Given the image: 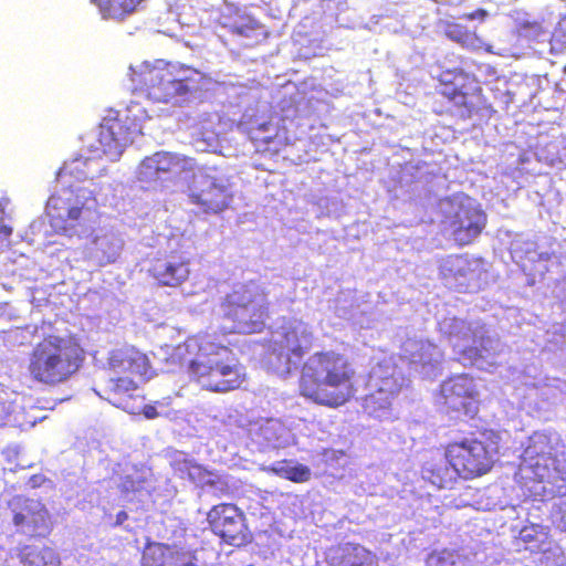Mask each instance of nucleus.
I'll return each mask as SVG.
<instances>
[{
    "instance_id": "1",
    "label": "nucleus",
    "mask_w": 566,
    "mask_h": 566,
    "mask_svg": "<svg viewBox=\"0 0 566 566\" xmlns=\"http://www.w3.org/2000/svg\"><path fill=\"white\" fill-rule=\"evenodd\" d=\"M500 436L493 429L482 428L459 440L440 447L441 457L432 455L420 469L421 478L438 489L451 490L463 481H473L489 474L499 453Z\"/></svg>"
},
{
    "instance_id": "7",
    "label": "nucleus",
    "mask_w": 566,
    "mask_h": 566,
    "mask_svg": "<svg viewBox=\"0 0 566 566\" xmlns=\"http://www.w3.org/2000/svg\"><path fill=\"white\" fill-rule=\"evenodd\" d=\"M439 94L462 119L471 118L484 104L483 90L474 75L462 70H446L439 75Z\"/></svg>"
},
{
    "instance_id": "9",
    "label": "nucleus",
    "mask_w": 566,
    "mask_h": 566,
    "mask_svg": "<svg viewBox=\"0 0 566 566\" xmlns=\"http://www.w3.org/2000/svg\"><path fill=\"white\" fill-rule=\"evenodd\" d=\"M189 203L203 214H221L231 207L233 192L229 185L208 170L198 169L187 185Z\"/></svg>"
},
{
    "instance_id": "20",
    "label": "nucleus",
    "mask_w": 566,
    "mask_h": 566,
    "mask_svg": "<svg viewBox=\"0 0 566 566\" xmlns=\"http://www.w3.org/2000/svg\"><path fill=\"white\" fill-rule=\"evenodd\" d=\"M139 384L130 377L116 375L111 373L104 378L98 387L97 394L112 405L129 413H136L137 407L133 403L134 392L138 389Z\"/></svg>"
},
{
    "instance_id": "31",
    "label": "nucleus",
    "mask_w": 566,
    "mask_h": 566,
    "mask_svg": "<svg viewBox=\"0 0 566 566\" xmlns=\"http://www.w3.org/2000/svg\"><path fill=\"white\" fill-rule=\"evenodd\" d=\"M273 471L283 479L294 483H304L311 479V470L304 464L280 465L273 468Z\"/></svg>"
},
{
    "instance_id": "41",
    "label": "nucleus",
    "mask_w": 566,
    "mask_h": 566,
    "mask_svg": "<svg viewBox=\"0 0 566 566\" xmlns=\"http://www.w3.org/2000/svg\"><path fill=\"white\" fill-rule=\"evenodd\" d=\"M468 352H475V353H478V350L475 348H468L463 353L467 354Z\"/></svg>"
},
{
    "instance_id": "14",
    "label": "nucleus",
    "mask_w": 566,
    "mask_h": 566,
    "mask_svg": "<svg viewBox=\"0 0 566 566\" xmlns=\"http://www.w3.org/2000/svg\"><path fill=\"white\" fill-rule=\"evenodd\" d=\"M109 373L124 375L145 382L153 376L150 359L147 354L134 345H124L109 352L107 358Z\"/></svg>"
},
{
    "instance_id": "34",
    "label": "nucleus",
    "mask_w": 566,
    "mask_h": 566,
    "mask_svg": "<svg viewBox=\"0 0 566 566\" xmlns=\"http://www.w3.org/2000/svg\"><path fill=\"white\" fill-rule=\"evenodd\" d=\"M6 396V392L0 391V427L7 426L11 421L14 410L13 402Z\"/></svg>"
},
{
    "instance_id": "26",
    "label": "nucleus",
    "mask_w": 566,
    "mask_h": 566,
    "mask_svg": "<svg viewBox=\"0 0 566 566\" xmlns=\"http://www.w3.org/2000/svg\"><path fill=\"white\" fill-rule=\"evenodd\" d=\"M548 538L549 534L547 528L534 523L524 525L517 537L526 551L535 554L545 553L547 551Z\"/></svg>"
},
{
    "instance_id": "37",
    "label": "nucleus",
    "mask_w": 566,
    "mask_h": 566,
    "mask_svg": "<svg viewBox=\"0 0 566 566\" xmlns=\"http://www.w3.org/2000/svg\"><path fill=\"white\" fill-rule=\"evenodd\" d=\"M44 481H45V478L43 475L34 474V475L30 476L28 483L32 488H38V486H41Z\"/></svg>"
},
{
    "instance_id": "42",
    "label": "nucleus",
    "mask_w": 566,
    "mask_h": 566,
    "mask_svg": "<svg viewBox=\"0 0 566 566\" xmlns=\"http://www.w3.org/2000/svg\"><path fill=\"white\" fill-rule=\"evenodd\" d=\"M475 17H476V13H470V14L468 15V18H469V19H474Z\"/></svg>"
},
{
    "instance_id": "43",
    "label": "nucleus",
    "mask_w": 566,
    "mask_h": 566,
    "mask_svg": "<svg viewBox=\"0 0 566 566\" xmlns=\"http://www.w3.org/2000/svg\"><path fill=\"white\" fill-rule=\"evenodd\" d=\"M479 13L484 17L485 15V11L484 10H480Z\"/></svg>"
},
{
    "instance_id": "33",
    "label": "nucleus",
    "mask_w": 566,
    "mask_h": 566,
    "mask_svg": "<svg viewBox=\"0 0 566 566\" xmlns=\"http://www.w3.org/2000/svg\"><path fill=\"white\" fill-rule=\"evenodd\" d=\"M86 164H87V159L74 158L70 163L65 164L60 169L59 175H60V177H65V176H73L75 174H78L80 179H86L87 174L82 170V167L86 166Z\"/></svg>"
},
{
    "instance_id": "8",
    "label": "nucleus",
    "mask_w": 566,
    "mask_h": 566,
    "mask_svg": "<svg viewBox=\"0 0 566 566\" xmlns=\"http://www.w3.org/2000/svg\"><path fill=\"white\" fill-rule=\"evenodd\" d=\"M558 472V460L551 437L543 432H534L521 458L516 473L518 481L524 485L551 483Z\"/></svg>"
},
{
    "instance_id": "10",
    "label": "nucleus",
    "mask_w": 566,
    "mask_h": 566,
    "mask_svg": "<svg viewBox=\"0 0 566 566\" xmlns=\"http://www.w3.org/2000/svg\"><path fill=\"white\" fill-rule=\"evenodd\" d=\"M206 522L210 532L224 544L239 547L251 541L245 514L234 503L212 505L207 512Z\"/></svg>"
},
{
    "instance_id": "15",
    "label": "nucleus",
    "mask_w": 566,
    "mask_h": 566,
    "mask_svg": "<svg viewBox=\"0 0 566 566\" xmlns=\"http://www.w3.org/2000/svg\"><path fill=\"white\" fill-rule=\"evenodd\" d=\"M444 402L454 412L474 418L479 413V390L474 379L468 375H458L442 386Z\"/></svg>"
},
{
    "instance_id": "35",
    "label": "nucleus",
    "mask_w": 566,
    "mask_h": 566,
    "mask_svg": "<svg viewBox=\"0 0 566 566\" xmlns=\"http://www.w3.org/2000/svg\"><path fill=\"white\" fill-rule=\"evenodd\" d=\"M555 39L566 46V20L556 28L554 32Z\"/></svg>"
},
{
    "instance_id": "11",
    "label": "nucleus",
    "mask_w": 566,
    "mask_h": 566,
    "mask_svg": "<svg viewBox=\"0 0 566 566\" xmlns=\"http://www.w3.org/2000/svg\"><path fill=\"white\" fill-rule=\"evenodd\" d=\"M8 507L18 533L34 538L51 534L52 515L41 500L15 495L8 502Z\"/></svg>"
},
{
    "instance_id": "6",
    "label": "nucleus",
    "mask_w": 566,
    "mask_h": 566,
    "mask_svg": "<svg viewBox=\"0 0 566 566\" xmlns=\"http://www.w3.org/2000/svg\"><path fill=\"white\" fill-rule=\"evenodd\" d=\"M268 292L255 281L233 285L219 304L220 316L231 325L229 333H261L269 317Z\"/></svg>"
},
{
    "instance_id": "38",
    "label": "nucleus",
    "mask_w": 566,
    "mask_h": 566,
    "mask_svg": "<svg viewBox=\"0 0 566 566\" xmlns=\"http://www.w3.org/2000/svg\"><path fill=\"white\" fill-rule=\"evenodd\" d=\"M127 518H128L127 513L125 511H119L116 514V525L123 524L125 521H127Z\"/></svg>"
},
{
    "instance_id": "27",
    "label": "nucleus",
    "mask_w": 566,
    "mask_h": 566,
    "mask_svg": "<svg viewBox=\"0 0 566 566\" xmlns=\"http://www.w3.org/2000/svg\"><path fill=\"white\" fill-rule=\"evenodd\" d=\"M369 552L358 544L347 543L339 546L333 556V566H365Z\"/></svg>"
},
{
    "instance_id": "13",
    "label": "nucleus",
    "mask_w": 566,
    "mask_h": 566,
    "mask_svg": "<svg viewBox=\"0 0 566 566\" xmlns=\"http://www.w3.org/2000/svg\"><path fill=\"white\" fill-rule=\"evenodd\" d=\"M45 210L54 232L69 235L90 211L84 201L80 200L78 196H74L71 190L50 196Z\"/></svg>"
},
{
    "instance_id": "12",
    "label": "nucleus",
    "mask_w": 566,
    "mask_h": 566,
    "mask_svg": "<svg viewBox=\"0 0 566 566\" xmlns=\"http://www.w3.org/2000/svg\"><path fill=\"white\" fill-rule=\"evenodd\" d=\"M451 206L452 212L446 217L451 235L458 245H469L483 232L488 216L469 198L453 201Z\"/></svg>"
},
{
    "instance_id": "36",
    "label": "nucleus",
    "mask_w": 566,
    "mask_h": 566,
    "mask_svg": "<svg viewBox=\"0 0 566 566\" xmlns=\"http://www.w3.org/2000/svg\"><path fill=\"white\" fill-rule=\"evenodd\" d=\"M140 412L147 418V419H155L158 417V411L156 409L155 406L153 405H145ZM136 413H139V410L137 409V412Z\"/></svg>"
},
{
    "instance_id": "29",
    "label": "nucleus",
    "mask_w": 566,
    "mask_h": 566,
    "mask_svg": "<svg viewBox=\"0 0 566 566\" xmlns=\"http://www.w3.org/2000/svg\"><path fill=\"white\" fill-rule=\"evenodd\" d=\"M446 34L449 39L460 43L462 46L471 50L484 49L483 40L478 36L474 31H471L467 25L452 22L448 23Z\"/></svg>"
},
{
    "instance_id": "5",
    "label": "nucleus",
    "mask_w": 566,
    "mask_h": 566,
    "mask_svg": "<svg viewBox=\"0 0 566 566\" xmlns=\"http://www.w3.org/2000/svg\"><path fill=\"white\" fill-rule=\"evenodd\" d=\"M135 90L157 103H169L193 93L203 80L198 70L171 62L143 63L132 70Z\"/></svg>"
},
{
    "instance_id": "3",
    "label": "nucleus",
    "mask_w": 566,
    "mask_h": 566,
    "mask_svg": "<svg viewBox=\"0 0 566 566\" xmlns=\"http://www.w3.org/2000/svg\"><path fill=\"white\" fill-rule=\"evenodd\" d=\"M84 360L85 350L77 340L48 334L31 348L27 370L32 381L55 387L73 378Z\"/></svg>"
},
{
    "instance_id": "39",
    "label": "nucleus",
    "mask_w": 566,
    "mask_h": 566,
    "mask_svg": "<svg viewBox=\"0 0 566 566\" xmlns=\"http://www.w3.org/2000/svg\"><path fill=\"white\" fill-rule=\"evenodd\" d=\"M0 232H3L6 237L11 234V230L0 224Z\"/></svg>"
},
{
    "instance_id": "28",
    "label": "nucleus",
    "mask_w": 566,
    "mask_h": 566,
    "mask_svg": "<svg viewBox=\"0 0 566 566\" xmlns=\"http://www.w3.org/2000/svg\"><path fill=\"white\" fill-rule=\"evenodd\" d=\"M249 137L256 151L277 154L279 148L272 147L275 144L276 128L270 123H262L256 126L249 127Z\"/></svg>"
},
{
    "instance_id": "23",
    "label": "nucleus",
    "mask_w": 566,
    "mask_h": 566,
    "mask_svg": "<svg viewBox=\"0 0 566 566\" xmlns=\"http://www.w3.org/2000/svg\"><path fill=\"white\" fill-rule=\"evenodd\" d=\"M312 346V333L297 327L286 329L279 343L280 355L294 363L300 361Z\"/></svg>"
},
{
    "instance_id": "40",
    "label": "nucleus",
    "mask_w": 566,
    "mask_h": 566,
    "mask_svg": "<svg viewBox=\"0 0 566 566\" xmlns=\"http://www.w3.org/2000/svg\"><path fill=\"white\" fill-rule=\"evenodd\" d=\"M563 527L566 528V507L562 511Z\"/></svg>"
},
{
    "instance_id": "32",
    "label": "nucleus",
    "mask_w": 566,
    "mask_h": 566,
    "mask_svg": "<svg viewBox=\"0 0 566 566\" xmlns=\"http://www.w3.org/2000/svg\"><path fill=\"white\" fill-rule=\"evenodd\" d=\"M147 485V478L138 471L126 474L122 478L118 489L123 494H135L144 491Z\"/></svg>"
},
{
    "instance_id": "18",
    "label": "nucleus",
    "mask_w": 566,
    "mask_h": 566,
    "mask_svg": "<svg viewBox=\"0 0 566 566\" xmlns=\"http://www.w3.org/2000/svg\"><path fill=\"white\" fill-rule=\"evenodd\" d=\"M134 129L128 125V117H105L99 124L98 143L102 153L112 160L117 159L125 147L133 142Z\"/></svg>"
},
{
    "instance_id": "4",
    "label": "nucleus",
    "mask_w": 566,
    "mask_h": 566,
    "mask_svg": "<svg viewBox=\"0 0 566 566\" xmlns=\"http://www.w3.org/2000/svg\"><path fill=\"white\" fill-rule=\"evenodd\" d=\"M186 347L198 349L189 361L188 373L203 389L224 394L239 389L245 381V367L229 346L205 338L189 340Z\"/></svg>"
},
{
    "instance_id": "25",
    "label": "nucleus",
    "mask_w": 566,
    "mask_h": 566,
    "mask_svg": "<svg viewBox=\"0 0 566 566\" xmlns=\"http://www.w3.org/2000/svg\"><path fill=\"white\" fill-rule=\"evenodd\" d=\"M19 558L22 566H60V557L49 546L25 545L20 549Z\"/></svg>"
},
{
    "instance_id": "30",
    "label": "nucleus",
    "mask_w": 566,
    "mask_h": 566,
    "mask_svg": "<svg viewBox=\"0 0 566 566\" xmlns=\"http://www.w3.org/2000/svg\"><path fill=\"white\" fill-rule=\"evenodd\" d=\"M175 164V157L169 153H156L142 161V168L155 174L168 172Z\"/></svg>"
},
{
    "instance_id": "16",
    "label": "nucleus",
    "mask_w": 566,
    "mask_h": 566,
    "mask_svg": "<svg viewBox=\"0 0 566 566\" xmlns=\"http://www.w3.org/2000/svg\"><path fill=\"white\" fill-rule=\"evenodd\" d=\"M148 274L160 286L178 287L189 279V261L176 252L157 255L150 261Z\"/></svg>"
},
{
    "instance_id": "2",
    "label": "nucleus",
    "mask_w": 566,
    "mask_h": 566,
    "mask_svg": "<svg viewBox=\"0 0 566 566\" xmlns=\"http://www.w3.org/2000/svg\"><path fill=\"white\" fill-rule=\"evenodd\" d=\"M357 371L352 359L335 349L313 353L301 368L298 392L315 405L337 409L356 395Z\"/></svg>"
},
{
    "instance_id": "21",
    "label": "nucleus",
    "mask_w": 566,
    "mask_h": 566,
    "mask_svg": "<svg viewBox=\"0 0 566 566\" xmlns=\"http://www.w3.org/2000/svg\"><path fill=\"white\" fill-rule=\"evenodd\" d=\"M221 24L230 33L248 39L249 45L263 41L268 35L264 25L240 9H231L228 13L222 14Z\"/></svg>"
},
{
    "instance_id": "24",
    "label": "nucleus",
    "mask_w": 566,
    "mask_h": 566,
    "mask_svg": "<svg viewBox=\"0 0 566 566\" xmlns=\"http://www.w3.org/2000/svg\"><path fill=\"white\" fill-rule=\"evenodd\" d=\"M144 0H91L103 20L124 21Z\"/></svg>"
},
{
    "instance_id": "19",
    "label": "nucleus",
    "mask_w": 566,
    "mask_h": 566,
    "mask_svg": "<svg viewBox=\"0 0 566 566\" xmlns=\"http://www.w3.org/2000/svg\"><path fill=\"white\" fill-rule=\"evenodd\" d=\"M196 551L168 545L149 543L145 546L140 566H198Z\"/></svg>"
},
{
    "instance_id": "17",
    "label": "nucleus",
    "mask_w": 566,
    "mask_h": 566,
    "mask_svg": "<svg viewBox=\"0 0 566 566\" xmlns=\"http://www.w3.org/2000/svg\"><path fill=\"white\" fill-rule=\"evenodd\" d=\"M439 274L449 290L460 293L469 292L472 283L479 279L473 261L468 254L446 256L439 265Z\"/></svg>"
},
{
    "instance_id": "44",
    "label": "nucleus",
    "mask_w": 566,
    "mask_h": 566,
    "mask_svg": "<svg viewBox=\"0 0 566 566\" xmlns=\"http://www.w3.org/2000/svg\"><path fill=\"white\" fill-rule=\"evenodd\" d=\"M563 71H564V73L566 74V65L564 66Z\"/></svg>"
},
{
    "instance_id": "22",
    "label": "nucleus",
    "mask_w": 566,
    "mask_h": 566,
    "mask_svg": "<svg viewBox=\"0 0 566 566\" xmlns=\"http://www.w3.org/2000/svg\"><path fill=\"white\" fill-rule=\"evenodd\" d=\"M400 386L392 376L381 380V385L364 398L365 411L377 419H388L391 416L392 401L397 397Z\"/></svg>"
}]
</instances>
